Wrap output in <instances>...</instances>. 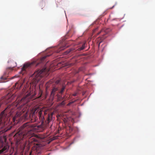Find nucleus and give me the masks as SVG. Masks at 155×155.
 <instances>
[{"mask_svg": "<svg viewBox=\"0 0 155 155\" xmlns=\"http://www.w3.org/2000/svg\"><path fill=\"white\" fill-rule=\"evenodd\" d=\"M65 104V103L64 101H62L61 103L60 104V105L61 106L64 105Z\"/></svg>", "mask_w": 155, "mask_h": 155, "instance_id": "f3484780", "label": "nucleus"}, {"mask_svg": "<svg viewBox=\"0 0 155 155\" xmlns=\"http://www.w3.org/2000/svg\"><path fill=\"white\" fill-rule=\"evenodd\" d=\"M59 82H60V81L59 80H58L56 81L55 83L56 84H58L59 83Z\"/></svg>", "mask_w": 155, "mask_h": 155, "instance_id": "aec40b11", "label": "nucleus"}, {"mask_svg": "<svg viewBox=\"0 0 155 155\" xmlns=\"http://www.w3.org/2000/svg\"><path fill=\"white\" fill-rule=\"evenodd\" d=\"M50 55L48 54L41 58L40 59V63H42L47 57H49Z\"/></svg>", "mask_w": 155, "mask_h": 155, "instance_id": "9d476101", "label": "nucleus"}, {"mask_svg": "<svg viewBox=\"0 0 155 155\" xmlns=\"http://www.w3.org/2000/svg\"><path fill=\"white\" fill-rule=\"evenodd\" d=\"M11 98H9V99H8V100L7 101V102H9L10 101Z\"/></svg>", "mask_w": 155, "mask_h": 155, "instance_id": "4be33fe9", "label": "nucleus"}, {"mask_svg": "<svg viewBox=\"0 0 155 155\" xmlns=\"http://www.w3.org/2000/svg\"><path fill=\"white\" fill-rule=\"evenodd\" d=\"M114 6H114L112 7V8H110V9H112V8H113Z\"/></svg>", "mask_w": 155, "mask_h": 155, "instance_id": "bb28decb", "label": "nucleus"}, {"mask_svg": "<svg viewBox=\"0 0 155 155\" xmlns=\"http://www.w3.org/2000/svg\"><path fill=\"white\" fill-rule=\"evenodd\" d=\"M45 129V126L43 125L34 127L32 124L27 122L15 130L10 135H14V140L16 143L18 145L26 138H31L33 134L34 130L35 132H42Z\"/></svg>", "mask_w": 155, "mask_h": 155, "instance_id": "f03ea898", "label": "nucleus"}, {"mask_svg": "<svg viewBox=\"0 0 155 155\" xmlns=\"http://www.w3.org/2000/svg\"><path fill=\"white\" fill-rule=\"evenodd\" d=\"M6 138L5 136H0V142L2 143L4 142H6Z\"/></svg>", "mask_w": 155, "mask_h": 155, "instance_id": "1a4fd4ad", "label": "nucleus"}, {"mask_svg": "<svg viewBox=\"0 0 155 155\" xmlns=\"http://www.w3.org/2000/svg\"><path fill=\"white\" fill-rule=\"evenodd\" d=\"M79 70L80 71H81V68H80V69H79Z\"/></svg>", "mask_w": 155, "mask_h": 155, "instance_id": "cd10ccee", "label": "nucleus"}, {"mask_svg": "<svg viewBox=\"0 0 155 155\" xmlns=\"http://www.w3.org/2000/svg\"><path fill=\"white\" fill-rule=\"evenodd\" d=\"M65 48L64 47H61L60 48V49L58 50V51H57V52L58 53L59 52H60L61 50H63Z\"/></svg>", "mask_w": 155, "mask_h": 155, "instance_id": "2eb2a0df", "label": "nucleus"}, {"mask_svg": "<svg viewBox=\"0 0 155 155\" xmlns=\"http://www.w3.org/2000/svg\"><path fill=\"white\" fill-rule=\"evenodd\" d=\"M33 64V63H27L24 65L23 67L22 68V70L23 71H26V69L30 67L31 65Z\"/></svg>", "mask_w": 155, "mask_h": 155, "instance_id": "0eeeda50", "label": "nucleus"}, {"mask_svg": "<svg viewBox=\"0 0 155 155\" xmlns=\"http://www.w3.org/2000/svg\"><path fill=\"white\" fill-rule=\"evenodd\" d=\"M13 63L14 64L11 67L7 68H6V71L5 73V74L6 75V76H2L1 78L2 80H5L7 79L6 77L7 74H8L10 72L12 71L13 70V68L16 66V63L14 62H13Z\"/></svg>", "mask_w": 155, "mask_h": 155, "instance_id": "20e7f679", "label": "nucleus"}, {"mask_svg": "<svg viewBox=\"0 0 155 155\" xmlns=\"http://www.w3.org/2000/svg\"><path fill=\"white\" fill-rule=\"evenodd\" d=\"M18 85V83H16L15 84V88H18V86L17 87V85Z\"/></svg>", "mask_w": 155, "mask_h": 155, "instance_id": "6ab92c4d", "label": "nucleus"}, {"mask_svg": "<svg viewBox=\"0 0 155 155\" xmlns=\"http://www.w3.org/2000/svg\"><path fill=\"white\" fill-rule=\"evenodd\" d=\"M58 90V88L57 87H54L51 91V95L54 96L56 94V92Z\"/></svg>", "mask_w": 155, "mask_h": 155, "instance_id": "6e6552de", "label": "nucleus"}, {"mask_svg": "<svg viewBox=\"0 0 155 155\" xmlns=\"http://www.w3.org/2000/svg\"><path fill=\"white\" fill-rule=\"evenodd\" d=\"M85 47V43H84L83 44L82 46L79 48H78V50L79 51H80L81 50H83L84 49Z\"/></svg>", "mask_w": 155, "mask_h": 155, "instance_id": "f8f14e48", "label": "nucleus"}, {"mask_svg": "<svg viewBox=\"0 0 155 155\" xmlns=\"http://www.w3.org/2000/svg\"><path fill=\"white\" fill-rule=\"evenodd\" d=\"M3 133L2 131H0V135Z\"/></svg>", "mask_w": 155, "mask_h": 155, "instance_id": "5701e85b", "label": "nucleus"}, {"mask_svg": "<svg viewBox=\"0 0 155 155\" xmlns=\"http://www.w3.org/2000/svg\"><path fill=\"white\" fill-rule=\"evenodd\" d=\"M65 86H63L62 87V88L61 89V91L59 92V93L61 94H62L64 90L65 89Z\"/></svg>", "mask_w": 155, "mask_h": 155, "instance_id": "ddd939ff", "label": "nucleus"}, {"mask_svg": "<svg viewBox=\"0 0 155 155\" xmlns=\"http://www.w3.org/2000/svg\"><path fill=\"white\" fill-rule=\"evenodd\" d=\"M41 96H42L41 94V95H40V96L38 97V98H40V97H41Z\"/></svg>", "mask_w": 155, "mask_h": 155, "instance_id": "393cba45", "label": "nucleus"}, {"mask_svg": "<svg viewBox=\"0 0 155 155\" xmlns=\"http://www.w3.org/2000/svg\"><path fill=\"white\" fill-rule=\"evenodd\" d=\"M71 103L70 102V103H69V104H71Z\"/></svg>", "mask_w": 155, "mask_h": 155, "instance_id": "c756f323", "label": "nucleus"}, {"mask_svg": "<svg viewBox=\"0 0 155 155\" xmlns=\"http://www.w3.org/2000/svg\"><path fill=\"white\" fill-rule=\"evenodd\" d=\"M97 29H98V28H96L95 29V31H96V30H97Z\"/></svg>", "mask_w": 155, "mask_h": 155, "instance_id": "c85d7f7f", "label": "nucleus"}, {"mask_svg": "<svg viewBox=\"0 0 155 155\" xmlns=\"http://www.w3.org/2000/svg\"><path fill=\"white\" fill-rule=\"evenodd\" d=\"M110 31V29L109 28L104 29L102 30L100 32L98 33L97 35H98L100 34L101 33L103 35H104L105 34L107 33Z\"/></svg>", "mask_w": 155, "mask_h": 155, "instance_id": "423d86ee", "label": "nucleus"}, {"mask_svg": "<svg viewBox=\"0 0 155 155\" xmlns=\"http://www.w3.org/2000/svg\"><path fill=\"white\" fill-rule=\"evenodd\" d=\"M41 112H39V115H41Z\"/></svg>", "mask_w": 155, "mask_h": 155, "instance_id": "a878e982", "label": "nucleus"}, {"mask_svg": "<svg viewBox=\"0 0 155 155\" xmlns=\"http://www.w3.org/2000/svg\"><path fill=\"white\" fill-rule=\"evenodd\" d=\"M49 71L48 68L44 67L41 70L36 71L31 76L33 79L32 82L35 84L37 83L42 78L43 74V73L44 72H48Z\"/></svg>", "mask_w": 155, "mask_h": 155, "instance_id": "7ed1b4c3", "label": "nucleus"}, {"mask_svg": "<svg viewBox=\"0 0 155 155\" xmlns=\"http://www.w3.org/2000/svg\"><path fill=\"white\" fill-rule=\"evenodd\" d=\"M74 49L73 48H71L70 49H69L67 51V53H69L71 52V51H73Z\"/></svg>", "mask_w": 155, "mask_h": 155, "instance_id": "dca6fc26", "label": "nucleus"}, {"mask_svg": "<svg viewBox=\"0 0 155 155\" xmlns=\"http://www.w3.org/2000/svg\"><path fill=\"white\" fill-rule=\"evenodd\" d=\"M77 95V93H74V94H73V95L74 96H76Z\"/></svg>", "mask_w": 155, "mask_h": 155, "instance_id": "412c9836", "label": "nucleus"}, {"mask_svg": "<svg viewBox=\"0 0 155 155\" xmlns=\"http://www.w3.org/2000/svg\"><path fill=\"white\" fill-rule=\"evenodd\" d=\"M7 146H5L2 149L0 150V154L3 153L4 151L7 150Z\"/></svg>", "mask_w": 155, "mask_h": 155, "instance_id": "9b49d317", "label": "nucleus"}, {"mask_svg": "<svg viewBox=\"0 0 155 155\" xmlns=\"http://www.w3.org/2000/svg\"><path fill=\"white\" fill-rule=\"evenodd\" d=\"M31 140L32 142H33L35 143L38 142V140L35 138H33L31 139Z\"/></svg>", "mask_w": 155, "mask_h": 155, "instance_id": "4468645a", "label": "nucleus"}, {"mask_svg": "<svg viewBox=\"0 0 155 155\" xmlns=\"http://www.w3.org/2000/svg\"><path fill=\"white\" fill-rule=\"evenodd\" d=\"M53 80H51V81H50L51 83H53Z\"/></svg>", "mask_w": 155, "mask_h": 155, "instance_id": "b1692460", "label": "nucleus"}, {"mask_svg": "<svg viewBox=\"0 0 155 155\" xmlns=\"http://www.w3.org/2000/svg\"><path fill=\"white\" fill-rule=\"evenodd\" d=\"M30 93L28 94L20 101L16 102H14L11 105H9L3 111L0 115V130L3 129L7 124V121L9 117L11 116L12 113L18 109V110L15 116L12 118V120L15 123H18L23 120L29 118L31 122H35L37 119L35 113H28V109L25 104L28 102L29 98H33L34 95L30 96Z\"/></svg>", "mask_w": 155, "mask_h": 155, "instance_id": "f257e3e1", "label": "nucleus"}, {"mask_svg": "<svg viewBox=\"0 0 155 155\" xmlns=\"http://www.w3.org/2000/svg\"><path fill=\"white\" fill-rule=\"evenodd\" d=\"M105 38H104V37H103L101 39H102V40L99 43V44H98V46L99 47V46H100V43L102 42V41L103 40V39H104Z\"/></svg>", "mask_w": 155, "mask_h": 155, "instance_id": "a211bd4d", "label": "nucleus"}, {"mask_svg": "<svg viewBox=\"0 0 155 155\" xmlns=\"http://www.w3.org/2000/svg\"><path fill=\"white\" fill-rule=\"evenodd\" d=\"M53 114V113H51L50 114H48L47 119L45 121L46 126H47L50 122L52 119V116Z\"/></svg>", "mask_w": 155, "mask_h": 155, "instance_id": "39448f33", "label": "nucleus"}, {"mask_svg": "<svg viewBox=\"0 0 155 155\" xmlns=\"http://www.w3.org/2000/svg\"><path fill=\"white\" fill-rule=\"evenodd\" d=\"M10 61L9 60L8 61V62H9Z\"/></svg>", "mask_w": 155, "mask_h": 155, "instance_id": "7c9ffc66", "label": "nucleus"}]
</instances>
